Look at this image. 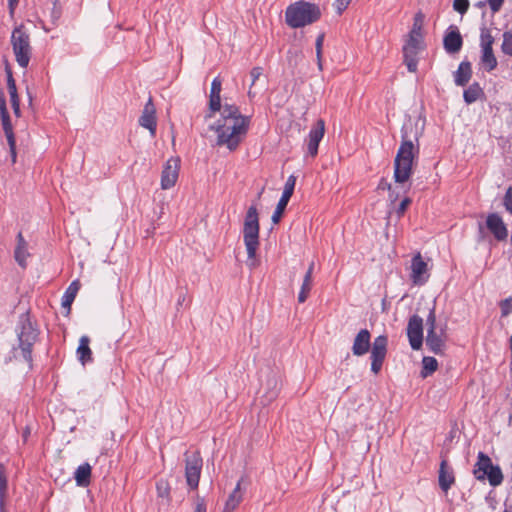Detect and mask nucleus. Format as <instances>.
Wrapping results in <instances>:
<instances>
[{"label":"nucleus","mask_w":512,"mask_h":512,"mask_svg":"<svg viewBox=\"0 0 512 512\" xmlns=\"http://www.w3.org/2000/svg\"><path fill=\"white\" fill-rule=\"evenodd\" d=\"M221 80L215 77L211 83L209 110L206 118H211L213 114L221 110V119L211 129L217 134L216 144L226 146L230 151H234L244 136L247 134L250 117L240 113L239 108L234 104L225 103L221 106Z\"/></svg>","instance_id":"obj_1"},{"label":"nucleus","mask_w":512,"mask_h":512,"mask_svg":"<svg viewBox=\"0 0 512 512\" xmlns=\"http://www.w3.org/2000/svg\"><path fill=\"white\" fill-rule=\"evenodd\" d=\"M412 125H404L401 130V144L394 159V180L396 183L407 182L413 169V163L416 159L419 149L415 147L413 141L409 138L408 129Z\"/></svg>","instance_id":"obj_2"},{"label":"nucleus","mask_w":512,"mask_h":512,"mask_svg":"<svg viewBox=\"0 0 512 512\" xmlns=\"http://www.w3.org/2000/svg\"><path fill=\"white\" fill-rule=\"evenodd\" d=\"M321 18L320 7L311 2L297 1L290 4L285 11V22L291 28L311 25Z\"/></svg>","instance_id":"obj_3"},{"label":"nucleus","mask_w":512,"mask_h":512,"mask_svg":"<svg viewBox=\"0 0 512 512\" xmlns=\"http://www.w3.org/2000/svg\"><path fill=\"white\" fill-rule=\"evenodd\" d=\"M259 217L256 206H250L247 210L243 225V240L246 246L248 262L247 265L254 269L257 267L256 252L259 247Z\"/></svg>","instance_id":"obj_4"},{"label":"nucleus","mask_w":512,"mask_h":512,"mask_svg":"<svg viewBox=\"0 0 512 512\" xmlns=\"http://www.w3.org/2000/svg\"><path fill=\"white\" fill-rule=\"evenodd\" d=\"M427 335L426 345L430 351L435 354H441L444 352L446 342L448 340L447 324L437 325L435 304L429 309V314L426 318Z\"/></svg>","instance_id":"obj_5"},{"label":"nucleus","mask_w":512,"mask_h":512,"mask_svg":"<svg viewBox=\"0 0 512 512\" xmlns=\"http://www.w3.org/2000/svg\"><path fill=\"white\" fill-rule=\"evenodd\" d=\"M11 45L17 63L22 68H26L31 59L32 47L30 44V35L23 24H20L13 29L11 34Z\"/></svg>","instance_id":"obj_6"},{"label":"nucleus","mask_w":512,"mask_h":512,"mask_svg":"<svg viewBox=\"0 0 512 512\" xmlns=\"http://www.w3.org/2000/svg\"><path fill=\"white\" fill-rule=\"evenodd\" d=\"M473 475L479 481L487 479L493 487L499 486L504 479L501 468L498 465H493L491 458L483 452L478 453Z\"/></svg>","instance_id":"obj_7"},{"label":"nucleus","mask_w":512,"mask_h":512,"mask_svg":"<svg viewBox=\"0 0 512 512\" xmlns=\"http://www.w3.org/2000/svg\"><path fill=\"white\" fill-rule=\"evenodd\" d=\"M37 331L33 328L29 321H25L21 325V329L18 333L19 346L15 348V352L20 351L23 359L31 363L32 362V347L37 339Z\"/></svg>","instance_id":"obj_8"},{"label":"nucleus","mask_w":512,"mask_h":512,"mask_svg":"<svg viewBox=\"0 0 512 512\" xmlns=\"http://www.w3.org/2000/svg\"><path fill=\"white\" fill-rule=\"evenodd\" d=\"M202 464L203 461L199 452H193L191 455L186 454L185 477L187 485L191 489H196L198 487Z\"/></svg>","instance_id":"obj_9"},{"label":"nucleus","mask_w":512,"mask_h":512,"mask_svg":"<svg viewBox=\"0 0 512 512\" xmlns=\"http://www.w3.org/2000/svg\"><path fill=\"white\" fill-rule=\"evenodd\" d=\"M388 339L385 335L377 336L371 347V371L378 374L387 354Z\"/></svg>","instance_id":"obj_10"},{"label":"nucleus","mask_w":512,"mask_h":512,"mask_svg":"<svg viewBox=\"0 0 512 512\" xmlns=\"http://www.w3.org/2000/svg\"><path fill=\"white\" fill-rule=\"evenodd\" d=\"M422 48V35L409 34V39L403 47L404 62L410 72L417 70V54Z\"/></svg>","instance_id":"obj_11"},{"label":"nucleus","mask_w":512,"mask_h":512,"mask_svg":"<svg viewBox=\"0 0 512 512\" xmlns=\"http://www.w3.org/2000/svg\"><path fill=\"white\" fill-rule=\"evenodd\" d=\"M407 336L413 350H419L423 344V319L419 315L409 318L407 325Z\"/></svg>","instance_id":"obj_12"},{"label":"nucleus","mask_w":512,"mask_h":512,"mask_svg":"<svg viewBox=\"0 0 512 512\" xmlns=\"http://www.w3.org/2000/svg\"><path fill=\"white\" fill-rule=\"evenodd\" d=\"M410 279L415 285H423L429 278L428 264L422 258L420 252H417L411 260Z\"/></svg>","instance_id":"obj_13"},{"label":"nucleus","mask_w":512,"mask_h":512,"mask_svg":"<svg viewBox=\"0 0 512 512\" xmlns=\"http://www.w3.org/2000/svg\"><path fill=\"white\" fill-rule=\"evenodd\" d=\"M295 184H296V177L294 175H290L285 183L282 196H281L280 200L278 201L275 211L273 212V215L271 218L273 223L277 224L280 221L282 214H283L291 196L293 195Z\"/></svg>","instance_id":"obj_14"},{"label":"nucleus","mask_w":512,"mask_h":512,"mask_svg":"<svg viewBox=\"0 0 512 512\" xmlns=\"http://www.w3.org/2000/svg\"><path fill=\"white\" fill-rule=\"evenodd\" d=\"M180 169V160L178 158H170L161 175V188L164 190L173 187L178 179Z\"/></svg>","instance_id":"obj_15"},{"label":"nucleus","mask_w":512,"mask_h":512,"mask_svg":"<svg viewBox=\"0 0 512 512\" xmlns=\"http://www.w3.org/2000/svg\"><path fill=\"white\" fill-rule=\"evenodd\" d=\"M325 133V122L318 119L312 126L307 138V153L311 157H315L318 153L320 141L323 139Z\"/></svg>","instance_id":"obj_16"},{"label":"nucleus","mask_w":512,"mask_h":512,"mask_svg":"<svg viewBox=\"0 0 512 512\" xmlns=\"http://www.w3.org/2000/svg\"><path fill=\"white\" fill-rule=\"evenodd\" d=\"M139 125L149 130L150 135L155 137L157 128L156 109L152 102V98H149L145 104L142 114L139 118Z\"/></svg>","instance_id":"obj_17"},{"label":"nucleus","mask_w":512,"mask_h":512,"mask_svg":"<svg viewBox=\"0 0 512 512\" xmlns=\"http://www.w3.org/2000/svg\"><path fill=\"white\" fill-rule=\"evenodd\" d=\"M486 227L498 241H503L508 236L507 227L502 217L497 213H491L487 216Z\"/></svg>","instance_id":"obj_18"},{"label":"nucleus","mask_w":512,"mask_h":512,"mask_svg":"<svg viewBox=\"0 0 512 512\" xmlns=\"http://www.w3.org/2000/svg\"><path fill=\"white\" fill-rule=\"evenodd\" d=\"M371 334L367 329H361L354 338L352 353L355 356L366 354L371 346Z\"/></svg>","instance_id":"obj_19"},{"label":"nucleus","mask_w":512,"mask_h":512,"mask_svg":"<svg viewBox=\"0 0 512 512\" xmlns=\"http://www.w3.org/2000/svg\"><path fill=\"white\" fill-rule=\"evenodd\" d=\"M438 483L439 487L443 492H448V490L455 483V475L453 469L448 465L446 460H442L439 467L438 472Z\"/></svg>","instance_id":"obj_20"},{"label":"nucleus","mask_w":512,"mask_h":512,"mask_svg":"<svg viewBox=\"0 0 512 512\" xmlns=\"http://www.w3.org/2000/svg\"><path fill=\"white\" fill-rule=\"evenodd\" d=\"M261 390L264 391L263 398L264 404L273 401L279 392V379L275 374H269L266 377L265 383L262 384Z\"/></svg>","instance_id":"obj_21"},{"label":"nucleus","mask_w":512,"mask_h":512,"mask_svg":"<svg viewBox=\"0 0 512 512\" xmlns=\"http://www.w3.org/2000/svg\"><path fill=\"white\" fill-rule=\"evenodd\" d=\"M463 44L462 36L457 28L446 33L443 45L447 53L455 54L460 51Z\"/></svg>","instance_id":"obj_22"},{"label":"nucleus","mask_w":512,"mask_h":512,"mask_svg":"<svg viewBox=\"0 0 512 512\" xmlns=\"http://www.w3.org/2000/svg\"><path fill=\"white\" fill-rule=\"evenodd\" d=\"M472 68L471 63L462 61L457 71L454 73V82L457 86H465L471 79Z\"/></svg>","instance_id":"obj_23"},{"label":"nucleus","mask_w":512,"mask_h":512,"mask_svg":"<svg viewBox=\"0 0 512 512\" xmlns=\"http://www.w3.org/2000/svg\"><path fill=\"white\" fill-rule=\"evenodd\" d=\"M89 343L90 338L87 335H83L79 340V346L77 348L76 354L82 365L92 361V351L89 347Z\"/></svg>","instance_id":"obj_24"},{"label":"nucleus","mask_w":512,"mask_h":512,"mask_svg":"<svg viewBox=\"0 0 512 512\" xmlns=\"http://www.w3.org/2000/svg\"><path fill=\"white\" fill-rule=\"evenodd\" d=\"M28 251H27V242L25 241L22 233H18L17 235V246L15 248L14 257L17 263L25 267L26 265V259L28 257Z\"/></svg>","instance_id":"obj_25"},{"label":"nucleus","mask_w":512,"mask_h":512,"mask_svg":"<svg viewBox=\"0 0 512 512\" xmlns=\"http://www.w3.org/2000/svg\"><path fill=\"white\" fill-rule=\"evenodd\" d=\"M243 498L242 492H241V481H238L236 487L232 491V493L229 495L223 512H233L241 503Z\"/></svg>","instance_id":"obj_26"},{"label":"nucleus","mask_w":512,"mask_h":512,"mask_svg":"<svg viewBox=\"0 0 512 512\" xmlns=\"http://www.w3.org/2000/svg\"><path fill=\"white\" fill-rule=\"evenodd\" d=\"M481 64L488 71H492L497 67V59L493 52V47H481Z\"/></svg>","instance_id":"obj_27"},{"label":"nucleus","mask_w":512,"mask_h":512,"mask_svg":"<svg viewBox=\"0 0 512 512\" xmlns=\"http://www.w3.org/2000/svg\"><path fill=\"white\" fill-rule=\"evenodd\" d=\"M484 96V91L478 82L472 83L464 90L463 98L467 104H472Z\"/></svg>","instance_id":"obj_28"},{"label":"nucleus","mask_w":512,"mask_h":512,"mask_svg":"<svg viewBox=\"0 0 512 512\" xmlns=\"http://www.w3.org/2000/svg\"><path fill=\"white\" fill-rule=\"evenodd\" d=\"M80 289V283L78 280L73 281L66 289L62 297V307L70 310L71 304L73 303L78 291Z\"/></svg>","instance_id":"obj_29"},{"label":"nucleus","mask_w":512,"mask_h":512,"mask_svg":"<svg viewBox=\"0 0 512 512\" xmlns=\"http://www.w3.org/2000/svg\"><path fill=\"white\" fill-rule=\"evenodd\" d=\"M74 477L78 486H87L90 483L91 466L88 463L81 464L76 469Z\"/></svg>","instance_id":"obj_30"},{"label":"nucleus","mask_w":512,"mask_h":512,"mask_svg":"<svg viewBox=\"0 0 512 512\" xmlns=\"http://www.w3.org/2000/svg\"><path fill=\"white\" fill-rule=\"evenodd\" d=\"M422 365L421 376L426 378L437 370L438 362L434 357L426 356L422 359Z\"/></svg>","instance_id":"obj_31"},{"label":"nucleus","mask_w":512,"mask_h":512,"mask_svg":"<svg viewBox=\"0 0 512 512\" xmlns=\"http://www.w3.org/2000/svg\"><path fill=\"white\" fill-rule=\"evenodd\" d=\"M0 117H1L2 127H3L4 133H5L6 139L14 138L15 135L13 132V127L11 124L8 109L1 110Z\"/></svg>","instance_id":"obj_32"},{"label":"nucleus","mask_w":512,"mask_h":512,"mask_svg":"<svg viewBox=\"0 0 512 512\" xmlns=\"http://www.w3.org/2000/svg\"><path fill=\"white\" fill-rule=\"evenodd\" d=\"M6 74H7V89H8V93L10 95V102L18 101L20 99H19L18 92H17L16 82H15V79L13 78L12 71L8 66L6 67Z\"/></svg>","instance_id":"obj_33"},{"label":"nucleus","mask_w":512,"mask_h":512,"mask_svg":"<svg viewBox=\"0 0 512 512\" xmlns=\"http://www.w3.org/2000/svg\"><path fill=\"white\" fill-rule=\"evenodd\" d=\"M311 289H312V279L310 278V276L308 274V275L304 276L303 283L301 285V289L298 294V302L299 303H304L307 300Z\"/></svg>","instance_id":"obj_34"},{"label":"nucleus","mask_w":512,"mask_h":512,"mask_svg":"<svg viewBox=\"0 0 512 512\" xmlns=\"http://www.w3.org/2000/svg\"><path fill=\"white\" fill-rule=\"evenodd\" d=\"M7 489V476L6 469L3 464H0V511L4 512L3 497Z\"/></svg>","instance_id":"obj_35"},{"label":"nucleus","mask_w":512,"mask_h":512,"mask_svg":"<svg viewBox=\"0 0 512 512\" xmlns=\"http://www.w3.org/2000/svg\"><path fill=\"white\" fill-rule=\"evenodd\" d=\"M493 44L494 37L492 36L490 29L482 27L480 33V47H493Z\"/></svg>","instance_id":"obj_36"},{"label":"nucleus","mask_w":512,"mask_h":512,"mask_svg":"<svg viewBox=\"0 0 512 512\" xmlns=\"http://www.w3.org/2000/svg\"><path fill=\"white\" fill-rule=\"evenodd\" d=\"M52 8L50 10V20H51V23L52 25H57L59 19L61 18V15H62V7H61V4L58 0H52Z\"/></svg>","instance_id":"obj_37"},{"label":"nucleus","mask_w":512,"mask_h":512,"mask_svg":"<svg viewBox=\"0 0 512 512\" xmlns=\"http://www.w3.org/2000/svg\"><path fill=\"white\" fill-rule=\"evenodd\" d=\"M324 37H325L324 33L319 34L317 36L316 42H315L317 65H318V68H319L320 71L323 69V66H322V49H323Z\"/></svg>","instance_id":"obj_38"},{"label":"nucleus","mask_w":512,"mask_h":512,"mask_svg":"<svg viewBox=\"0 0 512 512\" xmlns=\"http://www.w3.org/2000/svg\"><path fill=\"white\" fill-rule=\"evenodd\" d=\"M501 50L505 55L512 57V33L511 32L503 33V42L501 45Z\"/></svg>","instance_id":"obj_39"},{"label":"nucleus","mask_w":512,"mask_h":512,"mask_svg":"<svg viewBox=\"0 0 512 512\" xmlns=\"http://www.w3.org/2000/svg\"><path fill=\"white\" fill-rule=\"evenodd\" d=\"M421 30H422V15L419 13L415 16L413 27H412V30L410 33L414 34L416 36H421L422 35Z\"/></svg>","instance_id":"obj_40"},{"label":"nucleus","mask_w":512,"mask_h":512,"mask_svg":"<svg viewBox=\"0 0 512 512\" xmlns=\"http://www.w3.org/2000/svg\"><path fill=\"white\" fill-rule=\"evenodd\" d=\"M453 8L457 12L464 14L469 8V1L468 0H454L453 2Z\"/></svg>","instance_id":"obj_41"},{"label":"nucleus","mask_w":512,"mask_h":512,"mask_svg":"<svg viewBox=\"0 0 512 512\" xmlns=\"http://www.w3.org/2000/svg\"><path fill=\"white\" fill-rule=\"evenodd\" d=\"M301 58V52L298 50H289L287 60L289 65L296 66L298 64V60Z\"/></svg>","instance_id":"obj_42"},{"label":"nucleus","mask_w":512,"mask_h":512,"mask_svg":"<svg viewBox=\"0 0 512 512\" xmlns=\"http://www.w3.org/2000/svg\"><path fill=\"white\" fill-rule=\"evenodd\" d=\"M6 140H7L8 146H9L12 164H15L17 161L16 139L14 137V138L6 139Z\"/></svg>","instance_id":"obj_43"},{"label":"nucleus","mask_w":512,"mask_h":512,"mask_svg":"<svg viewBox=\"0 0 512 512\" xmlns=\"http://www.w3.org/2000/svg\"><path fill=\"white\" fill-rule=\"evenodd\" d=\"M352 0H336L334 3V7L336 12L341 15L349 6Z\"/></svg>","instance_id":"obj_44"},{"label":"nucleus","mask_w":512,"mask_h":512,"mask_svg":"<svg viewBox=\"0 0 512 512\" xmlns=\"http://www.w3.org/2000/svg\"><path fill=\"white\" fill-rule=\"evenodd\" d=\"M504 206L512 214V186H510L504 196Z\"/></svg>","instance_id":"obj_45"},{"label":"nucleus","mask_w":512,"mask_h":512,"mask_svg":"<svg viewBox=\"0 0 512 512\" xmlns=\"http://www.w3.org/2000/svg\"><path fill=\"white\" fill-rule=\"evenodd\" d=\"M410 203H411V199L408 198V197L404 198L400 202V204H399V206H398V208L396 210V214H397L398 218H400V217H402L404 215V213H405L407 207L410 205Z\"/></svg>","instance_id":"obj_46"},{"label":"nucleus","mask_w":512,"mask_h":512,"mask_svg":"<svg viewBox=\"0 0 512 512\" xmlns=\"http://www.w3.org/2000/svg\"><path fill=\"white\" fill-rule=\"evenodd\" d=\"M503 2L504 0H487V3L493 13H496L501 9Z\"/></svg>","instance_id":"obj_47"},{"label":"nucleus","mask_w":512,"mask_h":512,"mask_svg":"<svg viewBox=\"0 0 512 512\" xmlns=\"http://www.w3.org/2000/svg\"><path fill=\"white\" fill-rule=\"evenodd\" d=\"M262 72H263V69L261 67H254L251 70V72H250V75L252 78L251 86H253L255 84V82L259 79V77L262 75Z\"/></svg>","instance_id":"obj_48"},{"label":"nucleus","mask_w":512,"mask_h":512,"mask_svg":"<svg viewBox=\"0 0 512 512\" xmlns=\"http://www.w3.org/2000/svg\"><path fill=\"white\" fill-rule=\"evenodd\" d=\"M511 312V303L509 299H505L501 303V314L502 316H507Z\"/></svg>","instance_id":"obj_49"},{"label":"nucleus","mask_w":512,"mask_h":512,"mask_svg":"<svg viewBox=\"0 0 512 512\" xmlns=\"http://www.w3.org/2000/svg\"><path fill=\"white\" fill-rule=\"evenodd\" d=\"M194 512H206V505L203 499H197Z\"/></svg>","instance_id":"obj_50"},{"label":"nucleus","mask_w":512,"mask_h":512,"mask_svg":"<svg viewBox=\"0 0 512 512\" xmlns=\"http://www.w3.org/2000/svg\"><path fill=\"white\" fill-rule=\"evenodd\" d=\"M379 190H391V184L384 178H382L377 187Z\"/></svg>","instance_id":"obj_51"},{"label":"nucleus","mask_w":512,"mask_h":512,"mask_svg":"<svg viewBox=\"0 0 512 512\" xmlns=\"http://www.w3.org/2000/svg\"><path fill=\"white\" fill-rule=\"evenodd\" d=\"M17 4L18 0H8V8L11 17L14 15Z\"/></svg>","instance_id":"obj_52"},{"label":"nucleus","mask_w":512,"mask_h":512,"mask_svg":"<svg viewBox=\"0 0 512 512\" xmlns=\"http://www.w3.org/2000/svg\"><path fill=\"white\" fill-rule=\"evenodd\" d=\"M5 109H7L6 98L2 88L0 87V111Z\"/></svg>","instance_id":"obj_53"},{"label":"nucleus","mask_w":512,"mask_h":512,"mask_svg":"<svg viewBox=\"0 0 512 512\" xmlns=\"http://www.w3.org/2000/svg\"><path fill=\"white\" fill-rule=\"evenodd\" d=\"M11 105H12V109L14 111V114L19 117L20 116V100L18 101H12L11 102Z\"/></svg>","instance_id":"obj_54"},{"label":"nucleus","mask_w":512,"mask_h":512,"mask_svg":"<svg viewBox=\"0 0 512 512\" xmlns=\"http://www.w3.org/2000/svg\"><path fill=\"white\" fill-rule=\"evenodd\" d=\"M11 105H12V109L14 111V114L19 117L20 116V100L18 101H12L11 102Z\"/></svg>","instance_id":"obj_55"},{"label":"nucleus","mask_w":512,"mask_h":512,"mask_svg":"<svg viewBox=\"0 0 512 512\" xmlns=\"http://www.w3.org/2000/svg\"><path fill=\"white\" fill-rule=\"evenodd\" d=\"M313 268H314V263L312 262L310 265H309V268L307 270V272L305 273V275H308L310 276V278L312 279V273H313Z\"/></svg>","instance_id":"obj_56"},{"label":"nucleus","mask_w":512,"mask_h":512,"mask_svg":"<svg viewBox=\"0 0 512 512\" xmlns=\"http://www.w3.org/2000/svg\"><path fill=\"white\" fill-rule=\"evenodd\" d=\"M29 435H30V429L28 427H26V429L23 432V438L26 440Z\"/></svg>","instance_id":"obj_57"},{"label":"nucleus","mask_w":512,"mask_h":512,"mask_svg":"<svg viewBox=\"0 0 512 512\" xmlns=\"http://www.w3.org/2000/svg\"><path fill=\"white\" fill-rule=\"evenodd\" d=\"M248 96H249L250 98L254 97V93L251 91V89H250V90H249V92H248Z\"/></svg>","instance_id":"obj_58"},{"label":"nucleus","mask_w":512,"mask_h":512,"mask_svg":"<svg viewBox=\"0 0 512 512\" xmlns=\"http://www.w3.org/2000/svg\"><path fill=\"white\" fill-rule=\"evenodd\" d=\"M389 197H390V199H391V201H392V202H394V201L396 200V196L394 197L392 194H390V196H389Z\"/></svg>","instance_id":"obj_59"},{"label":"nucleus","mask_w":512,"mask_h":512,"mask_svg":"<svg viewBox=\"0 0 512 512\" xmlns=\"http://www.w3.org/2000/svg\"><path fill=\"white\" fill-rule=\"evenodd\" d=\"M478 5H479V6H484V5H485V3H484V2H480Z\"/></svg>","instance_id":"obj_60"},{"label":"nucleus","mask_w":512,"mask_h":512,"mask_svg":"<svg viewBox=\"0 0 512 512\" xmlns=\"http://www.w3.org/2000/svg\"><path fill=\"white\" fill-rule=\"evenodd\" d=\"M43 30H45V31H49V29H48V28H46L45 26H43Z\"/></svg>","instance_id":"obj_61"},{"label":"nucleus","mask_w":512,"mask_h":512,"mask_svg":"<svg viewBox=\"0 0 512 512\" xmlns=\"http://www.w3.org/2000/svg\"><path fill=\"white\" fill-rule=\"evenodd\" d=\"M503 512H511V511H508V510H504Z\"/></svg>","instance_id":"obj_62"}]
</instances>
